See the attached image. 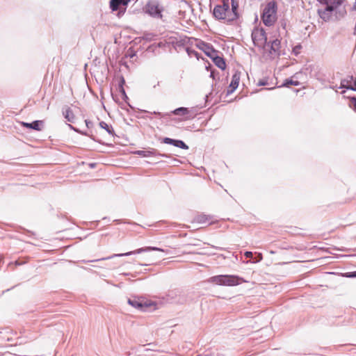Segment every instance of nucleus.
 Returning <instances> with one entry per match:
<instances>
[{"mask_svg": "<svg viewBox=\"0 0 356 356\" xmlns=\"http://www.w3.org/2000/svg\"><path fill=\"white\" fill-rule=\"evenodd\" d=\"M343 276L346 277H348V278H355V277H356V270L353 271V272L346 273Z\"/></svg>", "mask_w": 356, "mask_h": 356, "instance_id": "obj_26", "label": "nucleus"}, {"mask_svg": "<svg viewBox=\"0 0 356 356\" xmlns=\"http://www.w3.org/2000/svg\"><path fill=\"white\" fill-rule=\"evenodd\" d=\"M159 81L157 82L156 85L154 86V88H155L156 86H159Z\"/></svg>", "mask_w": 356, "mask_h": 356, "instance_id": "obj_44", "label": "nucleus"}, {"mask_svg": "<svg viewBox=\"0 0 356 356\" xmlns=\"http://www.w3.org/2000/svg\"><path fill=\"white\" fill-rule=\"evenodd\" d=\"M280 40L275 39L270 42V52L274 53L277 55H280Z\"/></svg>", "mask_w": 356, "mask_h": 356, "instance_id": "obj_19", "label": "nucleus"}, {"mask_svg": "<svg viewBox=\"0 0 356 356\" xmlns=\"http://www.w3.org/2000/svg\"><path fill=\"white\" fill-rule=\"evenodd\" d=\"M175 147L183 149H188V146L181 140H177Z\"/></svg>", "mask_w": 356, "mask_h": 356, "instance_id": "obj_25", "label": "nucleus"}, {"mask_svg": "<svg viewBox=\"0 0 356 356\" xmlns=\"http://www.w3.org/2000/svg\"><path fill=\"white\" fill-rule=\"evenodd\" d=\"M193 292H185L179 289H173L168 292V299L177 304H186L193 301Z\"/></svg>", "mask_w": 356, "mask_h": 356, "instance_id": "obj_2", "label": "nucleus"}, {"mask_svg": "<svg viewBox=\"0 0 356 356\" xmlns=\"http://www.w3.org/2000/svg\"><path fill=\"white\" fill-rule=\"evenodd\" d=\"M326 5V7L324 10H318V13L319 17L325 22H328L332 18V14L334 11L336 10L337 7L341 4V1H338L337 2H333L329 3V1L327 3H324Z\"/></svg>", "mask_w": 356, "mask_h": 356, "instance_id": "obj_6", "label": "nucleus"}, {"mask_svg": "<svg viewBox=\"0 0 356 356\" xmlns=\"http://www.w3.org/2000/svg\"><path fill=\"white\" fill-rule=\"evenodd\" d=\"M154 115H156L157 117H159V118H165V117H167V116H170V114L169 113H160V112H156L154 111L153 113Z\"/></svg>", "mask_w": 356, "mask_h": 356, "instance_id": "obj_30", "label": "nucleus"}, {"mask_svg": "<svg viewBox=\"0 0 356 356\" xmlns=\"http://www.w3.org/2000/svg\"><path fill=\"white\" fill-rule=\"evenodd\" d=\"M68 126H69V127H70L71 129L74 130V131H76V132H79V129H77V128H76V127H73L72 125H71V124H68Z\"/></svg>", "mask_w": 356, "mask_h": 356, "instance_id": "obj_39", "label": "nucleus"}, {"mask_svg": "<svg viewBox=\"0 0 356 356\" xmlns=\"http://www.w3.org/2000/svg\"><path fill=\"white\" fill-rule=\"evenodd\" d=\"M211 219V217L205 214H199L195 217V221L197 223H205Z\"/></svg>", "mask_w": 356, "mask_h": 356, "instance_id": "obj_21", "label": "nucleus"}, {"mask_svg": "<svg viewBox=\"0 0 356 356\" xmlns=\"http://www.w3.org/2000/svg\"><path fill=\"white\" fill-rule=\"evenodd\" d=\"M128 303L133 307L141 312H146L150 307H154L156 305L155 303L152 300H147L144 297L137 296H134L132 297L131 298L128 299ZM154 309L155 308H154Z\"/></svg>", "mask_w": 356, "mask_h": 356, "instance_id": "obj_4", "label": "nucleus"}, {"mask_svg": "<svg viewBox=\"0 0 356 356\" xmlns=\"http://www.w3.org/2000/svg\"><path fill=\"white\" fill-rule=\"evenodd\" d=\"M244 255L246 258H252V256H253V254L252 252L250 251H246L245 253H244Z\"/></svg>", "mask_w": 356, "mask_h": 356, "instance_id": "obj_36", "label": "nucleus"}, {"mask_svg": "<svg viewBox=\"0 0 356 356\" xmlns=\"http://www.w3.org/2000/svg\"><path fill=\"white\" fill-rule=\"evenodd\" d=\"M99 127L102 128V129H104L106 130V131L111 135L112 136H113L115 135V132H114V130H113V128L111 125H108L107 123H106L104 121H102L99 122Z\"/></svg>", "mask_w": 356, "mask_h": 356, "instance_id": "obj_20", "label": "nucleus"}, {"mask_svg": "<svg viewBox=\"0 0 356 356\" xmlns=\"http://www.w3.org/2000/svg\"><path fill=\"white\" fill-rule=\"evenodd\" d=\"M263 259L262 254L261 253L257 254L254 259L252 261L253 263H257Z\"/></svg>", "mask_w": 356, "mask_h": 356, "instance_id": "obj_31", "label": "nucleus"}, {"mask_svg": "<svg viewBox=\"0 0 356 356\" xmlns=\"http://www.w3.org/2000/svg\"><path fill=\"white\" fill-rule=\"evenodd\" d=\"M211 77H213V72H211V75H210Z\"/></svg>", "mask_w": 356, "mask_h": 356, "instance_id": "obj_45", "label": "nucleus"}, {"mask_svg": "<svg viewBox=\"0 0 356 356\" xmlns=\"http://www.w3.org/2000/svg\"><path fill=\"white\" fill-rule=\"evenodd\" d=\"M128 0H111L110 8L112 11H117L120 6H127Z\"/></svg>", "mask_w": 356, "mask_h": 356, "instance_id": "obj_16", "label": "nucleus"}, {"mask_svg": "<svg viewBox=\"0 0 356 356\" xmlns=\"http://www.w3.org/2000/svg\"><path fill=\"white\" fill-rule=\"evenodd\" d=\"M177 139H173L170 138L165 137L163 139V143L168 145H171L173 146H176Z\"/></svg>", "mask_w": 356, "mask_h": 356, "instance_id": "obj_24", "label": "nucleus"}, {"mask_svg": "<svg viewBox=\"0 0 356 356\" xmlns=\"http://www.w3.org/2000/svg\"><path fill=\"white\" fill-rule=\"evenodd\" d=\"M231 6L232 8L229 7L227 9L228 11V17L229 21L233 22L236 20L239 17V14L238 13V2L237 0H231Z\"/></svg>", "mask_w": 356, "mask_h": 356, "instance_id": "obj_10", "label": "nucleus"}, {"mask_svg": "<svg viewBox=\"0 0 356 356\" xmlns=\"http://www.w3.org/2000/svg\"><path fill=\"white\" fill-rule=\"evenodd\" d=\"M101 260H102V259H98L91 260L90 262L98 261H101ZM88 263H90V261H88Z\"/></svg>", "mask_w": 356, "mask_h": 356, "instance_id": "obj_42", "label": "nucleus"}, {"mask_svg": "<svg viewBox=\"0 0 356 356\" xmlns=\"http://www.w3.org/2000/svg\"><path fill=\"white\" fill-rule=\"evenodd\" d=\"M124 83H125V81H124V77H123V76H121L120 80V82H119V83H118V86H120V85H121L122 86H124Z\"/></svg>", "mask_w": 356, "mask_h": 356, "instance_id": "obj_38", "label": "nucleus"}, {"mask_svg": "<svg viewBox=\"0 0 356 356\" xmlns=\"http://www.w3.org/2000/svg\"><path fill=\"white\" fill-rule=\"evenodd\" d=\"M257 85L259 86H267L268 81H267V80H259L257 83Z\"/></svg>", "mask_w": 356, "mask_h": 356, "instance_id": "obj_33", "label": "nucleus"}, {"mask_svg": "<svg viewBox=\"0 0 356 356\" xmlns=\"http://www.w3.org/2000/svg\"><path fill=\"white\" fill-rule=\"evenodd\" d=\"M171 113L176 115L185 116V120L192 119L195 116V113L192 112V110H190L186 107L177 108L172 111Z\"/></svg>", "mask_w": 356, "mask_h": 356, "instance_id": "obj_11", "label": "nucleus"}, {"mask_svg": "<svg viewBox=\"0 0 356 356\" xmlns=\"http://www.w3.org/2000/svg\"><path fill=\"white\" fill-rule=\"evenodd\" d=\"M302 48V46L300 44H298L296 46H295L293 48V52L295 55H298L300 54V49Z\"/></svg>", "mask_w": 356, "mask_h": 356, "instance_id": "obj_27", "label": "nucleus"}, {"mask_svg": "<svg viewBox=\"0 0 356 356\" xmlns=\"http://www.w3.org/2000/svg\"><path fill=\"white\" fill-rule=\"evenodd\" d=\"M354 86H350V87H348V90H351L353 91H356V79H354L353 80Z\"/></svg>", "mask_w": 356, "mask_h": 356, "instance_id": "obj_34", "label": "nucleus"}, {"mask_svg": "<svg viewBox=\"0 0 356 356\" xmlns=\"http://www.w3.org/2000/svg\"><path fill=\"white\" fill-rule=\"evenodd\" d=\"M229 8V0H222V4L216 5L213 10V17L218 20H224L227 22H231L229 21L228 11Z\"/></svg>", "mask_w": 356, "mask_h": 356, "instance_id": "obj_5", "label": "nucleus"}, {"mask_svg": "<svg viewBox=\"0 0 356 356\" xmlns=\"http://www.w3.org/2000/svg\"><path fill=\"white\" fill-rule=\"evenodd\" d=\"M353 76H350L346 79H343L341 81V86L339 88H346L348 89V87H350V82L354 80Z\"/></svg>", "mask_w": 356, "mask_h": 356, "instance_id": "obj_22", "label": "nucleus"}, {"mask_svg": "<svg viewBox=\"0 0 356 356\" xmlns=\"http://www.w3.org/2000/svg\"><path fill=\"white\" fill-rule=\"evenodd\" d=\"M129 1H131V0H128Z\"/></svg>", "mask_w": 356, "mask_h": 356, "instance_id": "obj_46", "label": "nucleus"}, {"mask_svg": "<svg viewBox=\"0 0 356 356\" xmlns=\"http://www.w3.org/2000/svg\"><path fill=\"white\" fill-rule=\"evenodd\" d=\"M186 51L189 56H191L192 54L197 56V52L195 50L190 49L189 48H186Z\"/></svg>", "mask_w": 356, "mask_h": 356, "instance_id": "obj_32", "label": "nucleus"}, {"mask_svg": "<svg viewBox=\"0 0 356 356\" xmlns=\"http://www.w3.org/2000/svg\"><path fill=\"white\" fill-rule=\"evenodd\" d=\"M346 13L345 10H343L341 11H339V17H343L344 15Z\"/></svg>", "mask_w": 356, "mask_h": 356, "instance_id": "obj_40", "label": "nucleus"}, {"mask_svg": "<svg viewBox=\"0 0 356 356\" xmlns=\"http://www.w3.org/2000/svg\"><path fill=\"white\" fill-rule=\"evenodd\" d=\"M138 155H140L143 157H149L151 156H160L161 157L168 158L169 156L165 154H159L157 153L156 150L154 149H152V150H138L136 152Z\"/></svg>", "mask_w": 356, "mask_h": 356, "instance_id": "obj_14", "label": "nucleus"}, {"mask_svg": "<svg viewBox=\"0 0 356 356\" xmlns=\"http://www.w3.org/2000/svg\"><path fill=\"white\" fill-rule=\"evenodd\" d=\"M277 3L273 1L268 2L264 8L261 19L267 26L274 24L276 21Z\"/></svg>", "mask_w": 356, "mask_h": 356, "instance_id": "obj_1", "label": "nucleus"}, {"mask_svg": "<svg viewBox=\"0 0 356 356\" xmlns=\"http://www.w3.org/2000/svg\"><path fill=\"white\" fill-rule=\"evenodd\" d=\"M351 104L350 106L353 108L354 111H356V97H353L350 98Z\"/></svg>", "mask_w": 356, "mask_h": 356, "instance_id": "obj_28", "label": "nucleus"}, {"mask_svg": "<svg viewBox=\"0 0 356 356\" xmlns=\"http://www.w3.org/2000/svg\"><path fill=\"white\" fill-rule=\"evenodd\" d=\"M321 3H327L328 2L327 0H317Z\"/></svg>", "mask_w": 356, "mask_h": 356, "instance_id": "obj_41", "label": "nucleus"}, {"mask_svg": "<svg viewBox=\"0 0 356 356\" xmlns=\"http://www.w3.org/2000/svg\"><path fill=\"white\" fill-rule=\"evenodd\" d=\"M329 1V3H333V2H337L339 0H327Z\"/></svg>", "mask_w": 356, "mask_h": 356, "instance_id": "obj_43", "label": "nucleus"}, {"mask_svg": "<svg viewBox=\"0 0 356 356\" xmlns=\"http://www.w3.org/2000/svg\"><path fill=\"white\" fill-rule=\"evenodd\" d=\"M202 49L204 54L211 59H212V58H213L216 54L219 53V51L216 50L211 44L206 42L202 43Z\"/></svg>", "mask_w": 356, "mask_h": 356, "instance_id": "obj_13", "label": "nucleus"}, {"mask_svg": "<svg viewBox=\"0 0 356 356\" xmlns=\"http://www.w3.org/2000/svg\"><path fill=\"white\" fill-rule=\"evenodd\" d=\"M241 279L236 275H220L213 276L209 281L218 285L223 286H236L240 284Z\"/></svg>", "mask_w": 356, "mask_h": 356, "instance_id": "obj_3", "label": "nucleus"}, {"mask_svg": "<svg viewBox=\"0 0 356 356\" xmlns=\"http://www.w3.org/2000/svg\"><path fill=\"white\" fill-rule=\"evenodd\" d=\"M163 7L157 0L149 1L146 5V13L155 18L162 17Z\"/></svg>", "mask_w": 356, "mask_h": 356, "instance_id": "obj_8", "label": "nucleus"}, {"mask_svg": "<svg viewBox=\"0 0 356 356\" xmlns=\"http://www.w3.org/2000/svg\"><path fill=\"white\" fill-rule=\"evenodd\" d=\"M85 122H86V127H87L88 129H90V127H92V124H92V122L91 121H90V120H85Z\"/></svg>", "mask_w": 356, "mask_h": 356, "instance_id": "obj_37", "label": "nucleus"}, {"mask_svg": "<svg viewBox=\"0 0 356 356\" xmlns=\"http://www.w3.org/2000/svg\"><path fill=\"white\" fill-rule=\"evenodd\" d=\"M291 85L298 86L300 85V82L297 80L294 81L293 79H287L282 83V86L288 87Z\"/></svg>", "mask_w": 356, "mask_h": 356, "instance_id": "obj_23", "label": "nucleus"}, {"mask_svg": "<svg viewBox=\"0 0 356 356\" xmlns=\"http://www.w3.org/2000/svg\"><path fill=\"white\" fill-rule=\"evenodd\" d=\"M252 40L254 45L262 47L267 43V36L264 29H254L252 32Z\"/></svg>", "mask_w": 356, "mask_h": 356, "instance_id": "obj_9", "label": "nucleus"}, {"mask_svg": "<svg viewBox=\"0 0 356 356\" xmlns=\"http://www.w3.org/2000/svg\"><path fill=\"white\" fill-rule=\"evenodd\" d=\"M214 64L220 69L225 70L226 67V63L225 59L218 56V54H216L213 58L211 59Z\"/></svg>", "mask_w": 356, "mask_h": 356, "instance_id": "obj_17", "label": "nucleus"}, {"mask_svg": "<svg viewBox=\"0 0 356 356\" xmlns=\"http://www.w3.org/2000/svg\"><path fill=\"white\" fill-rule=\"evenodd\" d=\"M42 120H35L31 123L29 122H22V124L24 127L31 129L35 131H40L42 129V126L43 125Z\"/></svg>", "mask_w": 356, "mask_h": 356, "instance_id": "obj_15", "label": "nucleus"}, {"mask_svg": "<svg viewBox=\"0 0 356 356\" xmlns=\"http://www.w3.org/2000/svg\"><path fill=\"white\" fill-rule=\"evenodd\" d=\"M63 115L68 122L72 123L74 122L75 115L70 107H66L65 109H63Z\"/></svg>", "mask_w": 356, "mask_h": 356, "instance_id": "obj_18", "label": "nucleus"}, {"mask_svg": "<svg viewBox=\"0 0 356 356\" xmlns=\"http://www.w3.org/2000/svg\"><path fill=\"white\" fill-rule=\"evenodd\" d=\"M152 250L159 251V252H163L168 253L167 250H163L162 248L149 246V247H145V248H138V249H137L136 250L127 252L126 253L114 254H113L111 256L102 258V259H113L114 257H124V256H129V255L136 254H140V253H143V252H149V251H152Z\"/></svg>", "mask_w": 356, "mask_h": 356, "instance_id": "obj_7", "label": "nucleus"}, {"mask_svg": "<svg viewBox=\"0 0 356 356\" xmlns=\"http://www.w3.org/2000/svg\"><path fill=\"white\" fill-rule=\"evenodd\" d=\"M79 133L82 134V135L89 136L90 138H92V140H95L94 137L92 135H90L88 132L81 131L79 130Z\"/></svg>", "mask_w": 356, "mask_h": 356, "instance_id": "obj_35", "label": "nucleus"}, {"mask_svg": "<svg viewBox=\"0 0 356 356\" xmlns=\"http://www.w3.org/2000/svg\"><path fill=\"white\" fill-rule=\"evenodd\" d=\"M240 81V73L235 72L232 77V81L229 86V88L227 90V95H229L232 93L238 86Z\"/></svg>", "mask_w": 356, "mask_h": 356, "instance_id": "obj_12", "label": "nucleus"}, {"mask_svg": "<svg viewBox=\"0 0 356 356\" xmlns=\"http://www.w3.org/2000/svg\"><path fill=\"white\" fill-rule=\"evenodd\" d=\"M119 91L122 93V96H123V98H124V99H128V97H127V94H126V92H125V90H124V87H123V86H122L121 85H120V86H119Z\"/></svg>", "mask_w": 356, "mask_h": 356, "instance_id": "obj_29", "label": "nucleus"}]
</instances>
